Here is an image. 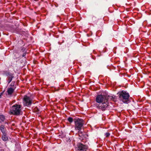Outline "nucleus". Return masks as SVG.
Segmentation results:
<instances>
[{
	"label": "nucleus",
	"instance_id": "9d476101",
	"mask_svg": "<svg viewBox=\"0 0 151 151\" xmlns=\"http://www.w3.org/2000/svg\"><path fill=\"white\" fill-rule=\"evenodd\" d=\"M0 129L2 133L3 134H4L6 133L5 132V127L3 125H1L0 127Z\"/></svg>",
	"mask_w": 151,
	"mask_h": 151
},
{
	"label": "nucleus",
	"instance_id": "39448f33",
	"mask_svg": "<svg viewBox=\"0 0 151 151\" xmlns=\"http://www.w3.org/2000/svg\"><path fill=\"white\" fill-rule=\"evenodd\" d=\"M32 100L29 97L25 96L23 98V103L25 106H29L32 104Z\"/></svg>",
	"mask_w": 151,
	"mask_h": 151
},
{
	"label": "nucleus",
	"instance_id": "0eeeda50",
	"mask_svg": "<svg viewBox=\"0 0 151 151\" xmlns=\"http://www.w3.org/2000/svg\"><path fill=\"white\" fill-rule=\"evenodd\" d=\"M4 73L7 76V81L8 83H9L14 78L13 74L6 70L4 71Z\"/></svg>",
	"mask_w": 151,
	"mask_h": 151
},
{
	"label": "nucleus",
	"instance_id": "ddd939ff",
	"mask_svg": "<svg viewBox=\"0 0 151 151\" xmlns=\"http://www.w3.org/2000/svg\"><path fill=\"white\" fill-rule=\"evenodd\" d=\"M106 137H108L110 135V134L109 132H106L105 134Z\"/></svg>",
	"mask_w": 151,
	"mask_h": 151
},
{
	"label": "nucleus",
	"instance_id": "9b49d317",
	"mask_svg": "<svg viewBox=\"0 0 151 151\" xmlns=\"http://www.w3.org/2000/svg\"><path fill=\"white\" fill-rule=\"evenodd\" d=\"M5 117L3 115H0V122H3L5 120Z\"/></svg>",
	"mask_w": 151,
	"mask_h": 151
},
{
	"label": "nucleus",
	"instance_id": "f8f14e48",
	"mask_svg": "<svg viewBox=\"0 0 151 151\" xmlns=\"http://www.w3.org/2000/svg\"><path fill=\"white\" fill-rule=\"evenodd\" d=\"M67 120L69 121V122L70 123H72L73 121V119L70 117H68Z\"/></svg>",
	"mask_w": 151,
	"mask_h": 151
},
{
	"label": "nucleus",
	"instance_id": "2eb2a0df",
	"mask_svg": "<svg viewBox=\"0 0 151 151\" xmlns=\"http://www.w3.org/2000/svg\"><path fill=\"white\" fill-rule=\"evenodd\" d=\"M10 85L11 86H12V87H13V84H12V85L11 84V85Z\"/></svg>",
	"mask_w": 151,
	"mask_h": 151
},
{
	"label": "nucleus",
	"instance_id": "f257e3e1",
	"mask_svg": "<svg viewBox=\"0 0 151 151\" xmlns=\"http://www.w3.org/2000/svg\"><path fill=\"white\" fill-rule=\"evenodd\" d=\"M116 98L115 96H108L106 95H103L102 94L97 95L96 98V106L98 109L102 111L105 110L109 104V101L113 100L115 101Z\"/></svg>",
	"mask_w": 151,
	"mask_h": 151
},
{
	"label": "nucleus",
	"instance_id": "f03ea898",
	"mask_svg": "<svg viewBox=\"0 0 151 151\" xmlns=\"http://www.w3.org/2000/svg\"><path fill=\"white\" fill-rule=\"evenodd\" d=\"M118 94L119 100L124 103L128 104L129 102V98L130 95L129 93L124 91H121L119 92Z\"/></svg>",
	"mask_w": 151,
	"mask_h": 151
},
{
	"label": "nucleus",
	"instance_id": "7ed1b4c3",
	"mask_svg": "<svg viewBox=\"0 0 151 151\" xmlns=\"http://www.w3.org/2000/svg\"><path fill=\"white\" fill-rule=\"evenodd\" d=\"M22 106L20 105L16 104L10 108L9 114L15 115H19L20 114L21 111Z\"/></svg>",
	"mask_w": 151,
	"mask_h": 151
},
{
	"label": "nucleus",
	"instance_id": "20e7f679",
	"mask_svg": "<svg viewBox=\"0 0 151 151\" xmlns=\"http://www.w3.org/2000/svg\"><path fill=\"white\" fill-rule=\"evenodd\" d=\"M75 129L76 130L80 131L83 128L84 124V121L81 119H78L75 121Z\"/></svg>",
	"mask_w": 151,
	"mask_h": 151
},
{
	"label": "nucleus",
	"instance_id": "4468645a",
	"mask_svg": "<svg viewBox=\"0 0 151 151\" xmlns=\"http://www.w3.org/2000/svg\"><path fill=\"white\" fill-rule=\"evenodd\" d=\"M26 55V53H23V54L22 55V56L23 57H24Z\"/></svg>",
	"mask_w": 151,
	"mask_h": 151
},
{
	"label": "nucleus",
	"instance_id": "423d86ee",
	"mask_svg": "<svg viewBox=\"0 0 151 151\" xmlns=\"http://www.w3.org/2000/svg\"><path fill=\"white\" fill-rule=\"evenodd\" d=\"M87 147L86 145L82 144L81 143H79L76 147L77 151H86Z\"/></svg>",
	"mask_w": 151,
	"mask_h": 151
},
{
	"label": "nucleus",
	"instance_id": "6e6552de",
	"mask_svg": "<svg viewBox=\"0 0 151 151\" xmlns=\"http://www.w3.org/2000/svg\"><path fill=\"white\" fill-rule=\"evenodd\" d=\"M12 84H13V87L8 88L7 90V93L9 95H11L16 88V85H14V83L12 82L11 83V84L12 85Z\"/></svg>",
	"mask_w": 151,
	"mask_h": 151
},
{
	"label": "nucleus",
	"instance_id": "1a4fd4ad",
	"mask_svg": "<svg viewBox=\"0 0 151 151\" xmlns=\"http://www.w3.org/2000/svg\"><path fill=\"white\" fill-rule=\"evenodd\" d=\"M2 139L4 141H6L8 139V138L6 133L3 134Z\"/></svg>",
	"mask_w": 151,
	"mask_h": 151
}]
</instances>
